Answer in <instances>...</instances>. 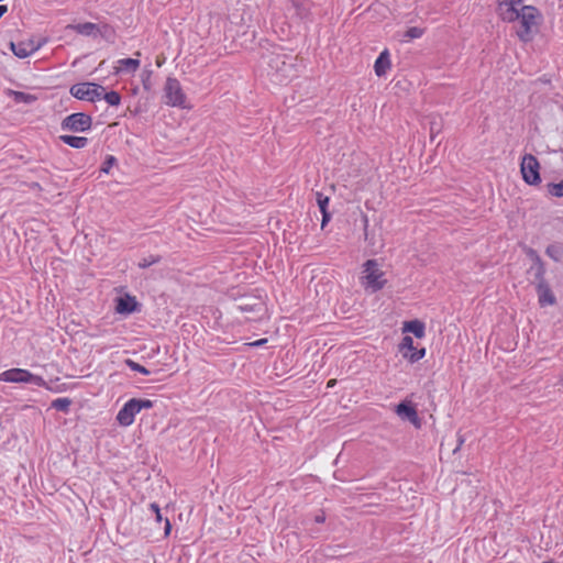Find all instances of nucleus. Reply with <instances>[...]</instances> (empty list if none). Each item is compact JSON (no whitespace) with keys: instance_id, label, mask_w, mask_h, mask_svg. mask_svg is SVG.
Returning <instances> with one entry per match:
<instances>
[{"instance_id":"nucleus-6","label":"nucleus","mask_w":563,"mask_h":563,"mask_svg":"<svg viewBox=\"0 0 563 563\" xmlns=\"http://www.w3.org/2000/svg\"><path fill=\"white\" fill-rule=\"evenodd\" d=\"M0 382L46 386V380L24 368H10L0 373Z\"/></svg>"},{"instance_id":"nucleus-10","label":"nucleus","mask_w":563,"mask_h":563,"mask_svg":"<svg viewBox=\"0 0 563 563\" xmlns=\"http://www.w3.org/2000/svg\"><path fill=\"white\" fill-rule=\"evenodd\" d=\"M91 126L92 118L84 112L71 113L62 121V130L71 132H87Z\"/></svg>"},{"instance_id":"nucleus-19","label":"nucleus","mask_w":563,"mask_h":563,"mask_svg":"<svg viewBox=\"0 0 563 563\" xmlns=\"http://www.w3.org/2000/svg\"><path fill=\"white\" fill-rule=\"evenodd\" d=\"M539 294V303L541 307L553 306L556 302L555 296L552 290L547 285H539L538 287Z\"/></svg>"},{"instance_id":"nucleus-17","label":"nucleus","mask_w":563,"mask_h":563,"mask_svg":"<svg viewBox=\"0 0 563 563\" xmlns=\"http://www.w3.org/2000/svg\"><path fill=\"white\" fill-rule=\"evenodd\" d=\"M390 57L387 49L383 51L379 56L376 58L374 64V70L376 76L382 77L385 76L387 70L390 68Z\"/></svg>"},{"instance_id":"nucleus-35","label":"nucleus","mask_w":563,"mask_h":563,"mask_svg":"<svg viewBox=\"0 0 563 563\" xmlns=\"http://www.w3.org/2000/svg\"><path fill=\"white\" fill-rule=\"evenodd\" d=\"M151 74H152V71L147 70V77H146V79L143 80V88L146 91H148L151 89V84H150V76H151Z\"/></svg>"},{"instance_id":"nucleus-41","label":"nucleus","mask_w":563,"mask_h":563,"mask_svg":"<svg viewBox=\"0 0 563 563\" xmlns=\"http://www.w3.org/2000/svg\"><path fill=\"white\" fill-rule=\"evenodd\" d=\"M464 440L462 438L459 439V445H457V449H460V446L463 444Z\"/></svg>"},{"instance_id":"nucleus-4","label":"nucleus","mask_w":563,"mask_h":563,"mask_svg":"<svg viewBox=\"0 0 563 563\" xmlns=\"http://www.w3.org/2000/svg\"><path fill=\"white\" fill-rule=\"evenodd\" d=\"M164 103L168 107L190 109L187 104V96L180 81L175 77H167L164 85Z\"/></svg>"},{"instance_id":"nucleus-7","label":"nucleus","mask_w":563,"mask_h":563,"mask_svg":"<svg viewBox=\"0 0 563 563\" xmlns=\"http://www.w3.org/2000/svg\"><path fill=\"white\" fill-rule=\"evenodd\" d=\"M104 88L96 82H78L70 87V95L78 99L89 102L101 100Z\"/></svg>"},{"instance_id":"nucleus-8","label":"nucleus","mask_w":563,"mask_h":563,"mask_svg":"<svg viewBox=\"0 0 563 563\" xmlns=\"http://www.w3.org/2000/svg\"><path fill=\"white\" fill-rule=\"evenodd\" d=\"M520 172L526 184L538 186L541 183L540 164L534 155L525 154L522 156Z\"/></svg>"},{"instance_id":"nucleus-26","label":"nucleus","mask_w":563,"mask_h":563,"mask_svg":"<svg viewBox=\"0 0 563 563\" xmlns=\"http://www.w3.org/2000/svg\"><path fill=\"white\" fill-rule=\"evenodd\" d=\"M161 260H162V257L159 255H148L147 257L142 258L137 265L140 268L144 269L154 264L159 263Z\"/></svg>"},{"instance_id":"nucleus-40","label":"nucleus","mask_w":563,"mask_h":563,"mask_svg":"<svg viewBox=\"0 0 563 563\" xmlns=\"http://www.w3.org/2000/svg\"><path fill=\"white\" fill-rule=\"evenodd\" d=\"M7 11H8L7 5L1 4V5H0V19L2 18V15H3Z\"/></svg>"},{"instance_id":"nucleus-27","label":"nucleus","mask_w":563,"mask_h":563,"mask_svg":"<svg viewBox=\"0 0 563 563\" xmlns=\"http://www.w3.org/2000/svg\"><path fill=\"white\" fill-rule=\"evenodd\" d=\"M117 163V159L113 155H108L102 163V166L100 168L101 173L109 174L110 169L113 167V165Z\"/></svg>"},{"instance_id":"nucleus-30","label":"nucleus","mask_w":563,"mask_h":563,"mask_svg":"<svg viewBox=\"0 0 563 563\" xmlns=\"http://www.w3.org/2000/svg\"><path fill=\"white\" fill-rule=\"evenodd\" d=\"M406 35L409 38H419L423 35V30L418 26L409 27Z\"/></svg>"},{"instance_id":"nucleus-34","label":"nucleus","mask_w":563,"mask_h":563,"mask_svg":"<svg viewBox=\"0 0 563 563\" xmlns=\"http://www.w3.org/2000/svg\"><path fill=\"white\" fill-rule=\"evenodd\" d=\"M266 343H267V339H260V340L249 343L247 345L253 346V347H260V346L265 345Z\"/></svg>"},{"instance_id":"nucleus-15","label":"nucleus","mask_w":563,"mask_h":563,"mask_svg":"<svg viewBox=\"0 0 563 563\" xmlns=\"http://www.w3.org/2000/svg\"><path fill=\"white\" fill-rule=\"evenodd\" d=\"M115 310L118 313L130 314L137 310V301L135 297L125 295L117 300Z\"/></svg>"},{"instance_id":"nucleus-33","label":"nucleus","mask_w":563,"mask_h":563,"mask_svg":"<svg viewBox=\"0 0 563 563\" xmlns=\"http://www.w3.org/2000/svg\"><path fill=\"white\" fill-rule=\"evenodd\" d=\"M150 509L153 511L156 521L161 522L162 521V514H161V508H159L158 504L152 503L150 505Z\"/></svg>"},{"instance_id":"nucleus-9","label":"nucleus","mask_w":563,"mask_h":563,"mask_svg":"<svg viewBox=\"0 0 563 563\" xmlns=\"http://www.w3.org/2000/svg\"><path fill=\"white\" fill-rule=\"evenodd\" d=\"M523 0H498L496 12L501 21L507 23L516 22L525 8Z\"/></svg>"},{"instance_id":"nucleus-31","label":"nucleus","mask_w":563,"mask_h":563,"mask_svg":"<svg viewBox=\"0 0 563 563\" xmlns=\"http://www.w3.org/2000/svg\"><path fill=\"white\" fill-rule=\"evenodd\" d=\"M559 247L555 246V245H550L547 247V255H549L551 258H553L554 261H559Z\"/></svg>"},{"instance_id":"nucleus-22","label":"nucleus","mask_w":563,"mask_h":563,"mask_svg":"<svg viewBox=\"0 0 563 563\" xmlns=\"http://www.w3.org/2000/svg\"><path fill=\"white\" fill-rule=\"evenodd\" d=\"M109 106L117 107L121 103V96L118 91L111 90L106 92L103 90L102 98Z\"/></svg>"},{"instance_id":"nucleus-18","label":"nucleus","mask_w":563,"mask_h":563,"mask_svg":"<svg viewBox=\"0 0 563 563\" xmlns=\"http://www.w3.org/2000/svg\"><path fill=\"white\" fill-rule=\"evenodd\" d=\"M396 413L401 417L408 419L410 422L417 424L419 422L417 410L405 402H400L396 407Z\"/></svg>"},{"instance_id":"nucleus-20","label":"nucleus","mask_w":563,"mask_h":563,"mask_svg":"<svg viewBox=\"0 0 563 563\" xmlns=\"http://www.w3.org/2000/svg\"><path fill=\"white\" fill-rule=\"evenodd\" d=\"M405 332H411L416 338L422 339L426 335V325L420 320H411L404 323Z\"/></svg>"},{"instance_id":"nucleus-13","label":"nucleus","mask_w":563,"mask_h":563,"mask_svg":"<svg viewBox=\"0 0 563 563\" xmlns=\"http://www.w3.org/2000/svg\"><path fill=\"white\" fill-rule=\"evenodd\" d=\"M400 347H401V350L407 349V350L411 351V353L409 355L406 353L404 354V356L407 357L411 363L420 361L426 355V349H420V350L416 349L413 345V340L409 335H405L402 338Z\"/></svg>"},{"instance_id":"nucleus-3","label":"nucleus","mask_w":563,"mask_h":563,"mask_svg":"<svg viewBox=\"0 0 563 563\" xmlns=\"http://www.w3.org/2000/svg\"><path fill=\"white\" fill-rule=\"evenodd\" d=\"M269 67L274 71V80L284 84L296 76L294 58L287 54H277L269 60Z\"/></svg>"},{"instance_id":"nucleus-29","label":"nucleus","mask_w":563,"mask_h":563,"mask_svg":"<svg viewBox=\"0 0 563 563\" xmlns=\"http://www.w3.org/2000/svg\"><path fill=\"white\" fill-rule=\"evenodd\" d=\"M317 203L321 212L327 211V207L329 203V197L324 196L321 192H317Z\"/></svg>"},{"instance_id":"nucleus-24","label":"nucleus","mask_w":563,"mask_h":563,"mask_svg":"<svg viewBox=\"0 0 563 563\" xmlns=\"http://www.w3.org/2000/svg\"><path fill=\"white\" fill-rule=\"evenodd\" d=\"M547 187L551 196L563 198V179L560 183H550Z\"/></svg>"},{"instance_id":"nucleus-38","label":"nucleus","mask_w":563,"mask_h":563,"mask_svg":"<svg viewBox=\"0 0 563 563\" xmlns=\"http://www.w3.org/2000/svg\"><path fill=\"white\" fill-rule=\"evenodd\" d=\"M322 213V227L330 220V213L328 211L321 212Z\"/></svg>"},{"instance_id":"nucleus-23","label":"nucleus","mask_w":563,"mask_h":563,"mask_svg":"<svg viewBox=\"0 0 563 563\" xmlns=\"http://www.w3.org/2000/svg\"><path fill=\"white\" fill-rule=\"evenodd\" d=\"M70 405H71V400L67 397H64V398H57V399L53 400L51 406H52V408H54L58 411L68 412Z\"/></svg>"},{"instance_id":"nucleus-39","label":"nucleus","mask_w":563,"mask_h":563,"mask_svg":"<svg viewBox=\"0 0 563 563\" xmlns=\"http://www.w3.org/2000/svg\"><path fill=\"white\" fill-rule=\"evenodd\" d=\"M172 525L168 519L165 520V534H168L170 532Z\"/></svg>"},{"instance_id":"nucleus-42","label":"nucleus","mask_w":563,"mask_h":563,"mask_svg":"<svg viewBox=\"0 0 563 563\" xmlns=\"http://www.w3.org/2000/svg\"><path fill=\"white\" fill-rule=\"evenodd\" d=\"M561 384L563 385V377L561 378Z\"/></svg>"},{"instance_id":"nucleus-11","label":"nucleus","mask_w":563,"mask_h":563,"mask_svg":"<svg viewBox=\"0 0 563 563\" xmlns=\"http://www.w3.org/2000/svg\"><path fill=\"white\" fill-rule=\"evenodd\" d=\"M135 56H136V58L118 59L115 62L114 73L115 74H121V73L134 74L141 65V60L139 58L141 56V53L136 52Z\"/></svg>"},{"instance_id":"nucleus-25","label":"nucleus","mask_w":563,"mask_h":563,"mask_svg":"<svg viewBox=\"0 0 563 563\" xmlns=\"http://www.w3.org/2000/svg\"><path fill=\"white\" fill-rule=\"evenodd\" d=\"M125 364L133 372L140 373L142 375L151 374V372L146 367H144L143 365L139 364L137 362H135L133 360L128 358L125 361Z\"/></svg>"},{"instance_id":"nucleus-28","label":"nucleus","mask_w":563,"mask_h":563,"mask_svg":"<svg viewBox=\"0 0 563 563\" xmlns=\"http://www.w3.org/2000/svg\"><path fill=\"white\" fill-rule=\"evenodd\" d=\"M14 100L19 102H32L35 98L29 93L22 92V91H13Z\"/></svg>"},{"instance_id":"nucleus-16","label":"nucleus","mask_w":563,"mask_h":563,"mask_svg":"<svg viewBox=\"0 0 563 563\" xmlns=\"http://www.w3.org/2000/svg\"><path fill=\"white\" fill-rule=\"evenodd\" d=\"M68 30H73L80 35L85 36H96L99 32L98 25L92 22H85L78 24H68L66 26Z\"/></svg>"},{"instance_id":"nucleus-12","label":"nucleus","mask_w":563,"mask_h":563,"mask_svg":"<svg viewBox=\"0 0 563 563\" xmlns=\"http://www.w3.org/2000/svg\"><path fill=\"white\" fill-rule=\"evenodd\" d=\"M10 47L12 53L19 58L29 57L38 49V46L33 41L11 42Z\"/></svg>"},{"instance_id":"nucleus-37","label":"nucleus","mask_w":563,"mask_h":563,"mask_svg":"<svg viewBox=\"0 0 563 563\" xmlns=\"http://www.w3.org/2000/svg\"><path fill=\"white\" fill-rule=\"evenodd\" d=\"M324 521H325V516H324V514L317 515V516L314 517V522H317V523H323Z\"/></svg>"},{"instance_id":"nucleus-21","label":"nucleus","mask_w":563,"mask_h":563,"mask_svg":"<svg viewBox=\"0 0 563 563\" xmlns=\"http://www.w3.org/2000/svg\"><path fill=\"white\" fill-rule=\"evenodd\" d=\"M59 140L64 144L73 147V148H78V150L84 148L88 145V139L85 136H76V135H66L65 134V135H60Z\"/></svg>"},{"instance_id":"nucleus-1","label":"nucleus","mask_w":563,"mask_h":563,"mask_svg":"<svg viewBox=\"0 0 563 563\" xmlns=\"http://www.w3.org/2000/svg\"><path fill=\"white\" fill-rule=\"evenodd\" d=\"M517 22L519 23V29L516 31L517 36L521 42L528 43L533 40L538 32L542 22V14L536 7L526 5L521 8Z\"/></svg>"},{"instance_id":"nucleus-14","label":"nucleus","mask_w":563,"mask_h":563,"mask_svg":"<svg viewBox=\"0 0 563 563\" xmlns=\"http://www.w3.org/2000/svg\"><path fill=\"white\" fill-rule=\"evenodd\" d=\"M263 300L258 297H246L235 307L242 313H254L263 310Z\"/></svg>"},{"instance_id":"nucleus-32","label":"nucleus","mask_w":563,"mask_h":563,"mask_svg":"<svg viewBox=\"0 0 563 563\" xmlns=\"http://www.w3.org/2000/svg\"><path fill=\"white\" fill-rule=\"evenodd\" d=\"M45 389L52 391V393H63L66 390V385L65 384H59V385H55V386H51L47 382H46V386H43Z\"/></svg>"},{"instance_id":"nucleus-36","label":"nucleus","mask_w":563,"mask_h":563,"mask_svg":"<svg viewBox=\"0 0 563 563\" xmlns=\"http://www.w3.org/2000/svg\"><path fill=\"white\" fill-rule=\"evenodd\" d=\"M363 223H364V235H365V239H367V229H368V218H367V216L363 217Z\"/></svg>"},{"instance_id":"nucleus-2","label":"nucleus","mask_w":563,"mask_h":563,"mask_svg":"<svg viewBox=\"0 0 563 563\" xmlns=\"http://www.w3.org/2000/svg\"><path fill=\"white\" fill-rule=\"evenodd\" d=\"M386 283L385 273L379 268L378 263L375 260H367L363 264V276L361 277L364 289L374 294L382 290Z\"/></svg>"},{"instance_id":"nucleus-5","label":"nucleus","mask_w":563,"mask_h":563,"mask_svg":"<svg viewBox=\"0 0 563 563\" xmlns=\"http://www.w3.org/2000/svg\"><path fill=\"white\" fill-rule=\"evenodd\" d=\"M153 406L154 402L150 399H129L118 411L115 419L121 427H130L142 409H151Z\"/></svg>"}]
</instances>
